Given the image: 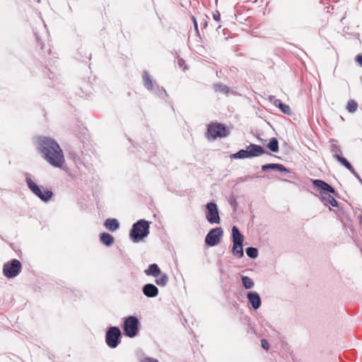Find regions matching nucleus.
<instances>
[{
    "instance_id": "9d476101",
    "label": "nucleus",
    "mask_w": 362,
    "mask_h": 362,
    "mask_svg": "<svg viewBox=\"0 0 362 362\" xmlns=\"http://www.w3.org/2000/svg\"><path fill=\"white\" fill-rule=\"evenodd\" d=\"M223 230L221 228L211 229L206 236V244L209 246H215L218 245L221 240Z\"/></svg>"
},
{
    "instance_id": "7ed1b4c3",
    "label": "nucleus",
    "mask_w": 362,
    "mask_h": 362,
    "mask_svg": "<svg viewBox=\"0 0 362 362\" xmlns=\"http://www.w3.org/2000/svg\"><path fill=\"white\" fill-rule=\"evenodd\" d=\"M149 233V222L141 219L133 225L130 231V238L134 243L142 240Z\"/></svg>"
},
{
    "instance_id": "0eeeda50",
    "label": "nucleus",
    "mask_w": 362,
    "mask_h": 362,
    "mask_svg": "<svg viewBox=\"0 0 362 362\" xmlns=\"http://www.w3.org/2000/svg\"><path fill=\"white\" fill-rule=\"evenodd\" d=\"M21 268L22 265L20 261L14 259L4 264L3 273L7 278H14L20 273Z\"/></svg>"
},
{
    "instance_id": "4be33fe9",
    "label": "nucleus",
    "mask_w": 362,
    "mask_h": 362,
    "mask_svg": "<svg viewBox=\"0 0 362 362\" xmlns=\"http://www.w3.org/2000/svg\"><path fill=\"white\" fill-rule=\"evenodd\" d=\"M267 147L273 152H277L279 151V142L276 138H272L269 144H267Z\"/></svg>"
},
{
    "instance_id": "bb28decb",
    "label": "nucleus",
    "mask_w": 362,
    "mask_h": 362,
    "mask_svg": "<svg viewBox=\"0 0 362 362\" xmlns=\"http://www.w3.org/2000/svg\"><path fill=\"white\" fill-rule=\"evenodd\" d=\"M279 107L283 113L288 115H291V110L289 105H288L285 103H279Z\"/></svg>"
},
{
    "instance_id": "9b49d317",
    "label": "nucleus",
    "mask_w": 362,
    "mask_h": 362,
    "mask_svg": "<svg viewBox=\"0 0 362 362\" xmlns=\"http://www.w3.org/2000/svg\"><path fill=\"white\" fill-rule=\"evenodd\" d=\"M206 210V217L208 221L211 223H219L221 219L218 215L217 205L214 202L208 203Z\"/></svg>"
},
{
    "instance_id": "ddd939ff",
    "label": "nucleus",
    "mask_w": 362,
    "mask_h": 362,
    "mask_svg": "<svg viewBox=\"0 0 362 362\" xmlns=\"http://www.w3.org/2000/svg\"><path fill=\"white\" fill-rule=\"evenodd\" d=\"M143 292L146 296L148 298H153L158 294V289L155 285L148 284L144 286Z\"/></svg>"
},
{
    "instance_id": "412c9836",
    "label": "nucleus",
    "mask_w": 362,
    "mask_h": 362,
    "mask_svg": "<svg viewBox=\"0 0 362 362\" xmlns=\"http://www.w3.org/2000/svg\"><path fill=\"white\" fill-rule=\"evenodd\" d=\"M143 81L145 87L148 90H152L153 88L152 81L151 79L149 74L147 72H144V74H143Z\"/></svg>"
},
{
    "instance_id": "f8f14e48",
    "label": "nucleus",
    "mask_w": 362,
    "mask_h": 362,
    "mask_svg": "<svg viewBox=\"0 0 362 362\" xmlns=\"http://www.w3.org/2000/svg\"><path fill=\"white\" fill-rule=\"evenodd\" d=\"M247 298L250 304L254 309L257 310L260 307L261 299L258 293L255 292H250L247 294Z\"/></svg>"
},
{
    "instance_id": "7c9ffc66",
    "label": "nucleus",
    "mask_w": 362,
    "mask_h": 362,
    "mask_svg": "<svg viewBox=\"0 0 362 362\" xmlns=\"http://www.w3.org/2000/svg\"><path fill=\"white\" fill-rule=\"evenodd\" d=\"M191 18H192V21L193 22L195 31L197 33H199L198 24H197V21L196 20V18L194 16H192Z\"/></svg>"
},
{
    "instance_id": "6e6552de",
    "label": "nucleus",
    "mask_w": 362,
    "mask_h": 362,
    "mask_svg": "<svg viewBox=\"0 0 362 362\" xmlns=\"http://www.w3.org/2000/svg\"><path fill=\"white\" fill-rule=\"evenodd\" d=\"M124 334L129 337H135L139 331V321L138 319L134 316H129L127 317L124 322Z\"/></svg>"
},
{
    "instance_id": "473e14b6",
    "label": "nucleus",
    "mask_w": 362,
    "mask_h": 362,
    "mask_svg": "<svg viewBox=\"0 0 362 362\" xmlns=\"http://www.w3.org/2000/svg\"><path fill=\"white\" fill-rule=\"evenodd\" d=\"M356 62L362 66V55H358L356 58Z\"/></svg>"
},
{
    "instance_id": "5701e85b",
    "label": "nucleus",
    "mask_w": 362,
    "mask_h": 362,
    "mask_svg": "<svg viewBox=\"0 0 362 362\" xmlns=\"http://www.w3.org/2000/svg\"><path fill=\"white\" fill-rule=\"evenodd\" d=\"M214 89H215V91L222 93L224 94H228L230 90L229 88L227 86L221 84V83L216 84L214 86Z\"/></svg>"
},
{
    "instance_id": "393cba45",
    "label": "nucleus",
    "mask_w": 362,
    "mask_h": 362,
    "mask_svg": "<svg viewBox=\"0 0 362 362\" xmlns=\"http://www.w3.org/2000/svg\"><path fill=\"white\" fill-rule=\"evenodd\" d=\"M358 108V104L353 100H350L348 101L346 105V110L349 112H354L356 111Z\"/></svg>"
},
{
    "instance_id": "c756f323",
    "label": "nucleus",
    "mask_w": 362,
    "mask_h": 362,
    "mask_svg": "<svg viewBox=\"0 0 362 362\" xmlns=\"http://www.w3.org/2000/svg\"><path fill=\"white\" fill-rule=\"evenodd\" d=\"M213 18L216 21H221V14L219 13L218 11H215L214 13H213Z\"/></svg>"
},
{
    "instance_id": "a878e982",
    "label": "nucleus",
    "mask_w": 362,
    "mask_h": 362,
    "mask_svg": "<svg viewBox=\"0 0 362 362\" xmlns=\"http://www.w3.org/2000/svg\"><path fill=\"white\" fill-rule=\"evenodd\" d=\"M156 278L157 279H156V284H158V286H165L168 281V277L166 274H163L160 277H159V278L156 277Z\"/></svg>"
},
{
    "instance_id": "dca6fc26",
    "label": "nucleus",
    "mask_w": 362,
    "mask_h": 362,
    "mask_svg": "<svg viewBox=\"0 0 362 362\" xmlns=\"http://www.w3.org/2000/svg\"><path fill=\"white\" fill-rule=\"evenodd\" d=\"M262 170L267 171L268 170H278L280 172H288V170L281 164L269 163L262 165Z\"/></svg>"
},
{
    "instance_id": "4468645a",
    "label": "nucleus",
    "mask_w": 362,
    "mask_h": 362,
    "mask_svg": "<svg viewBox=\"0 0 362 362\" xmlns=\"http://www.w3.org/2000/svg\"><path fill=\"white\" fill-rule=\"evenodd\" d=\"M145 274L147 276H152L153 277H158L161 274L160 269L156 264H150L148 269L145 270Z\"/></svg>"
},
{
    "instance_id": "b1692460",
    "label": "nucleus",
    "mask_w": 362,
    "mask_h": 362,
    "mask_svg": "<svg viewBox=\"0 0 362 362\" xmlns=\"http://www.w3.org/2000/svg\"><path fill=\"white\" fill-rule=\"evenodd\" d=\"M242 282H243L244 287L246 289L251 288L254 286V282H253L252 279L248 276H243L242 278Z\"/></svg>"
},
{
    "instance_id": "2f4dec72",
    "label": "nucleus",
    "mask_w": 362,
    "mask_h": 362,
    "mask_svg": "<svg viewBox=\"0 0 362 362\" xmlns=\"http://www.w3.org/2000/svg\"><path fill=\"white\" fill-rule=\"evenodd\" d=\"M141 362H158V361L152 358H145Z\"/></svg>"
},
{
    "instance_id": "20e7f679",
    "label": "nucleus",
    "mask_w": 362,
    "mask_h": 362,
    "mask_svg": "<svg viewBox=\"0 0 362 362\" xmlns=\"http://www.w3.org/2000/svg\"><path fill=\"white\" fill-rule=\"evenodd\" d=\"M264 153V148L256 144H250L246 147V149H241L233 155V158L245 159L252 157H258Z\"/></svg>"
},
{
    "instance_id": "423d86ee",
    "label": "nucleus",
    "mask_w": 362,
    "mask_h": 362,
    "mask_svg": "<svg viewBox=\"0 0 362 362\" xmlns=\"http://www.w3.org/2000/svg\"><path fill=\"white\" fill-rule=\"evenodd\" d=\"M27 184L29 189L43 202H48L53 196L52 191L48 189H41L31 179H27Z\"/></svg>"
},
{
    "instance_id": "39448f33",
    "label": "nucleus",
    "mask_w": 362,
    "mask_h": 362,
    "mask_svg": "<svg viewBox=\"0 0 362 362\" xmlns=\"http://www.w3.org/2000/svg\"><path fill=\"white\" fill-rule=\"evenodd\" d=\"M229 134L230 131L226 126L221 123L213 122L208 126L206 135L208 139L214 140L218 137H226Z\"/></svg>"
},
{
    "instance_id": "cd10ccee",
    "label": "nucleus",
    "mask_w": 362,
    "mask_h": 362,
    "mask_svg": "<svg viewBox=\"0 0 362 362\" xmlns=\"http://www.w3.org/2000/svg\"><path fill=\"white\" fill-rule=\"evenodd\" d=\"M246 254L251 258H256L258 255V251L255 247H247L246 249Z\"/></svg>"
},
{
    "instance_id": "2eb2a0df",
    "label": "nucleus",
    "mask_w": 362,
    "mask_h": 362,
    "mask_svg": "<svg viewBox=\"0 0 362 362\" xmlns=\"http://www.w3.org/2000/svg\"><path fill=\"white\" fill-rule=\"evenodd\" d=\"M233 243L236 245L243 244L244 241V236L240 233L236 226L232 228Z\"/></svg>"
},
{
    "instance_id": "1a4fd4ad",
    "label": "nucleus",
    "mask_w": 362,
    "mask_h": 362,
    "mask_svg": "<svg viewBox=\"0 0 362 362\" xmlns=\"http://www.w3.org/2000/svg\"><path fill=\"white\" fill-rule=\"evenodd\" d=\"M121 332L117 327H111L106 333V344L110 348H115L119 343Z\"/></svg>"
},
{
    "instance_id": "f03ea898",
    "label": "nucleus",
    "mask_w": 362,
    "mask_h": 362,
    "mask_svg": "<svg viewBox=\"0 0 362 362\" xmlns=\"http://www.w3.org/2000/svg\"><path fill=\"white\" fill-rule=\"evenodd\" d=\"M313 184L315 187L321 189L320 194L321 199L323 202H325L326 204H330L332 206H337V200L332 195V194L335 193V190L331 185L321 180H314L313 181Z\"/></svg>"
},
{
    "instance_id": "6ab92c4d",
    "label": "nucleus",
    "mask_w": 362,
    "mask_h": 362,
    "mask_svg": "<svg viewBox=\"0 0 362 362\" xmlns=\"http://www.w3.org/2000/svg\"><path fill=\"white\" fill-rule=\"evenodd\" d=\"M334 157L340 162L344 166H345L347 169H349L351 172L354 173V168L350 164L349 161L346 160L344 158L341 157L340 154L336 153L334 155Z\"/></svg>"
},
{
    "instance_id": "aec40b11",
    "label": "nucleus",
    "mask_w": 362,
    "mask_h": 362,
    "mask_svg": "<svg viewBox=\"0 0 362 362\" xmlns=\"http://www.w3.org/2000/svg\"><path fill=\"white\" fill-rule=\"evenodd\" d=\"M232 252L233 255L240 258L244 255L243 250V244L236 245V243H233Z\"/></svg>"
},
{
    "instance_id": "f257e3e1",
    "label": "nucleus",
    "mask_w": 362,
    "mask_h": 362,
    "mask_svg": "<svg viewBox=\"0 0 362 362\" xmlns=\"http://www.w3.org/2000/svg\"><path fill=\"white\" fill-rule=\"evenodd\" d=\"M38 150L43 158L52 166L62 168L65 163L64 153L59 145L48 137H40L38 139Z\"/></svg>"
},
{
    "instance_id": "a211bd4d",
    "label": "nucleus",
    "mask_w": 362,
    "mask_h": 362,
    "mask_svg": "<svg viewBox=\"0 0 362 362\" xmlns=\"http://www.w3.org/2000/svg\"><path fill=\"white\" fill-rule=\"evenodd\" d=\"M100 240L106 246H110L114 243V238L106 233H103L100 235Z\"/></svg>"
},
{
    "instance_id": "f3484780",
    "label": "nucleus",
    "mask_w": 362,
    "mask_h": 362,
    "mask_svg": "<svg viewBox=\"0 0 362 362\" xmlns=\"http://www.w3.org/2000/svg\"><path fill=\"white\" fill-rule=\"evenodd\" d=\"M105 228L110 231H115L117 230L119 227V224L117 219L115 218H107L105 223Z\"/></svg>"
},
{
    "instance_id": "c85d7f7f",
    "label": "nucleus",
    "mask_w": 362,
    "mask_h": 362,
    "mask_svg": "<svg viewBox=\"0 0 362 362\" xmlns=\"http://www.w3.org/2000/svg\"><path fill=\"white\" fill-rule=\"evenodd\" d=\"M261 345L264 349H265L267 351H268L269 349L270 345L267 339H262Z\"/></svg>"
}]
</instances>
